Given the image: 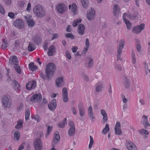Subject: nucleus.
<instances>
[{
	"mask_svg": "<svg viewBox=\"0 0 150 150\" xmlns=\"http://www.w3.org/2000/svg\"><path fill=\"white\" fill-rule=\"evenodd\" d=\"M35 49V47L34 45L31 43H30L28 48V49L29 51L31 52L33 51Z\"/></svg>",
	"mask_w": 150,
	"mask_h": 150,
	"instance_id": "ea45409f",
	"label": "nucleus"
},
{
	"mask_svg": "<svg viewBox=\"0 0 150 150\" xmlns=\"http://www.w3.org/2000/svg\"><path fill=\"white\" fill-rule=\"evenodd\" d=\"M20 136V132L17 131H16L14 134V139L16 140H19Z\"/></svg>",
	"mask_w": 150,
	"mask_h": 150,
	"instance_id": "f704fd0d",
	"label": "nucleus"
},
{
	"mask_svg": "<svg viewBox=\"0 0 150 150\" xmlns=\"http://www.w3.org/2000/svg\"><path fill=\"white\" fill-rule=\"evenodd\" d=\"M139 132L141 134L144 135V137L146 138L147 137V135L149 134V132L147 130L144 129H142L138 130Z\"/></svg>",
	"mask_w": 150,
	"mask_h": 150,
	"instance_id": "a878e982",
	"label": "nucleus"
},
{
	"mask_svg": "<svg viewBox=\"0 0 150 150\" xmlns=\"http://www.w3.org/2000/svg\"><path fill=\"white\" fill-rule=\"evenodd\" d=\"M2 105L5 108L9 107L10 105V103L9 99L6 96H4L2 101Z\"/></svg>",
	"mask_w": 150,
	"mask_h": 150,
	"instance_id": "f8f14e48",
	"label": "nucleus"
},
{
	"mask_svg": "<svg viewBox=\"0 0 150 150\" xmlns=\"http://www.w3.org/2000/svg\"><path fill=\"white\" fill-rule=\"evenodd\" d=\"M103 83L102 82L98 83L96 85V91L98 92L101 91L103 87Z\"/></svg>",
	"mask_w": 150,
	"mask_h": 150,
	"instance_id": "7c9ffc66",
	"label": "nucleus"
},
{
	"mask_svg": "<svg viewBox=\"0 0 150 150\" xmlns=\"http://www.w3.org/2000/svg\"><path fill=\"white\" fill-rule=\"evenodd\" d=\"M145 27V24L143 23L136 25L132 29V32L136 34H139L144 29Z\"/></svg>",
	"mask_w": 150,
	"mask_h": 150,
	"instance_id": "0eeeda50",
	"label": "nucleus"
},
{
	"mask_svg": "<svg viewBox=\"0 0 150 150\" xmlns=\"http://www.w3.org/2000/svg\"><path fill=\"white\" fill-rule=\"evenodd\" d=\"M13 88L14 90L17 92L21 90V86L20 84L15 81H13Z\"/></svg>",
	"mask_w": 150,
	"mask_h": 150,
	"instance_id": "393cba45",
	"label": "nucleus"
},
{
	"mask_svg": "<svg viewBox=\"0 0 150 150\" xmlns=\"http://www.w3.org/2000/svg\"><path fill=\"white\" fill-rule=\"evenodd\" d=\"M142 124L147 122H148L147 121V116H145V115H143L142 117Z\"/></svg>",
	"mask_w": 150,
	"mask_h": 150,
	"instance_id": "5fc2aeb1",
	"label": "nucleus"
},
{
	"mask_svg": "<svg viewBox=\"0 0 150 150\" xmlns=\"http://www.w3.org/2000/svg\"><path fill=\"white\" fill-rule=\"evenodd\" d=\"M57 144H55L54 141L52 142V148L50 149V150H57V148H55V146Z\"/></svg>",
	"mask_w": 150,
	"mask_h": 150,
	"instance_id": "603ef678",
	"label": "nucleus"
},
{
	"mask_svg": "<svg viewBox=\"0 0 150 150\" xmlns=\"http://www.w3.org/2000/svg\"><path fill=\"white\" fill-rule=\"evenodd\" d=\"M31 118L32 119H34L35 120H36L38 122H39L40 120V117L37 115H32L31 116Z\"/></svg>",
	"mask_w": 150,
	"mask_h": 150,
	"instance_id": "de8ad7c7",
	"label": "nucleus"
},
{
	"mask_svg": "<svg viewBox=\"0 0 150 150\" xmlns=\"http://www.w3.org/2000/svg\"><path fill=\"white\" fill-rule=\"evenodd\" d=\"M40 76L42 78L44 79H47V78H48V79L50 78L47 77V75L46 76H45L43 74H40Z\"/></svg>",
	"mask_w": 150,
	"mask_h": 150,
	"instance_id": "69168bd1",
	"label": "nucleus"
},
{
	"mask_svg": "<svg viewBox=\"0 0 150 150\" xmlns=\"http://www.w3.org/2000/svg\"><path fill=\"white\" fill-rule=\"evenodd\" d=\"M69 129L68 131V134L70 136H74L75 133V125L74 122L72 121H70L68 123Z\"/></svg>",
	"mask_w": 150,
	"mask_h": 150,
	"instance_id": "6e6552de",
	"label": "nucleus"
},
{
	"mask_svg": "<svg viewBox=\"0 0 150 150\" xmlns=\"http://www.w3.org/2000/svg\"><path fill=\"white\" fill-rule=\"evenodd\" d=\"M122 49H120L118 48L117 57V59H120V56L122 53Z\"/></svg>",
	"mask_w": 150,
	"mask_h": 150,
	"instance_id": "49530a36",
	"label": "nucleus"
},
{
	"mask_svg": "<svg viewBox=\"0 0 150 150\" xmlns=\"http://www.w3.org/2000/svg\"><path fill=\"white\" fill-rule=\"evenodd\" d=\"M71 111L73 114L76 115L77 113V112L76 108L74 107H72L71 108Z\"/></svg>",
	"mask_w": 150,
	"mask_h": 150,
	"instance_id": "6e6d98bb",
	"label": "nucleus"
},
{
	"mask_svg": "<svg viewBox=\"0 0 150 150\" xmlns=\"http://www.w3.org/2000/svg\"><path fill=\"white\" fill-rule=\"evenodd\" d=\"M23 121L21 120H19L17 123V125L16 126L15 128L18 129H19L22 127L23 126Z\"/></svg>",
	"mask_w": 150,
	"mask_h": 150,
	"instance_id": "e433bc0d",
	"label": "nucleus"
},
{
	"mask_svg": "<svg viewBox=\"0 0 150 150\" xmlns=\"http://www.w3.org/2000/svg\"><path fill=\"white\" fill-rule=\"evenodd\" d=\"M121 125L120 122H117L115 125V132L116 134L120 135L122 134L121 130L120 129Z\"/></svg>",
	"mask_w": 150,
	"mask_h": 150,
	"instance_id": "a211bd4d",
	"label": "nucleus"
},
{
	"mask_svg": "<svg viewBox=\"0 0 150 150\" xmlns=\"http://www.w3.org/2000/svg\"><path fill=\"white\" fill-rule=\"evenodd\" d=\"M29 68L30 70L33 71L34 70H36L38 69V67L33 63H30L29 65Z\"/></svg>",
	"mask_w": 150,
	"mask_h": 150,
	"instance_id": "72a5a7b5",
	"label": "nucleus"
},
{
	"mask_svg": "<svg viewBox=\"0 0 150 150\" xmlns=\"http://www.w3.org/2000/svg\"><path fill=\"white\" fill-rule=\"evenodd\" d=\"M56 100L54 99L52 100L48 105L49 108L51 110H54L56 108Z\"/></svg>",
	"mask_w": 150,
	"mask_h": 150,
	"instance_id": "aec40b11",
	"label": "nucleus"
},
{
	"mask_svg": "<svg viewBox=\"0 0 150 150\" xmlns=\"http://www.w3.org/2000/svg\"><path fill=\"white\" fill-rule=\"evenodd\" d=\"M81 19L80 18H78L76 20H74L73 21L72 23V25L74 27L76 26L78 24L81 23Z\"/></svg>",
	"mask_w": 150,
	"mask_h": 150,
	"instance_id": "58836bf2",
	"label": "nucleus"
},
{
	"mask_svg": "<svg viewBox=\"0 0 150 150\" xmlns=\"http://www.w3.org/2000/svg\"><path fill=\"white\" fill-rule=\"evenodd\" d=\"M93 59H90L88 63V65L89 67H91L93 66Z\"/></svg>",
	"mask_w": 150,
	"mask_h": 150,
	"instance_id": "4d7b16f0",
	"label": "nucleus"
},
{
	"mask_svg": "<svg viewBox=\"0 0 150 150\" xmlns=\"http://www.w3.org/2000/svg\"><path fill=\"white\" fill-rule=\"evenodd\" d=\"M126 146L128 150H137L135 145L130 140H128L126 142Z\"/></svg>",
	"mask_w": 150,
	"mask_h": 150,
	"instance_id": "9b49d317",
	"label": "nucleus"
},
{
	"mask_svg": "<svg viewBox=\"0 0 150 150\" xmlns=\"http://www.w3.org/2000/svg\"><path fill=\"white\" fill-rule=\"evenodd\" d=\"M125 15H126L125 14L123 16V21L126 25L127 29L128 30H130L132 26V23L129 20L125 18Z\"/></svg>",
	"mask_w": 150,
	"mask_h": 150,
	"instance_id": "5701e85b",
	"label": "nucleus"
},
{
	"mask_svg": "<svg viewBox=\"0 0 150 150\" xmlns=\"http://www.w3.org/2000/svg\"><path fill=\"white\" fill-rule=\"evenodd\" d=\"M58 93H52L50 95V96L52 98H54L56 97L57 95H58Z\"/></svg>",
	"mask_w": 150,
	"mask_h": 150,
	"instance_id": "338daca9",
	"label": "nucleus"
},
{
	"mask_svg": "<svg viewBox=\"0 0 150 150\" xmlns=\"http://www.w3.org/2000/svg\"><path fill=\"white\" fill-rule=\"evenodd\" d=\"M65 78L64 76H61L57 79L56 81V85L58 87H62L65 84Z\"/></svg>",
	"mask_w": 150,
	"mask_h": 150,
	"instance_id": "9d476101",
	"label": "nucleus"
},
{
	"mask_svg": "<svg viewBox=\"0 0 150 150\" xmlns=\"http://www.w3.org/2000/svg\"><path fill=\"white\" fill-rule=\"evenodd\" d=\"M55 52V48L54 46L53 45H51L49 48L47 52L48 55L50 56H52Z\"/></svg>",
	"mask_w": 150,
	"mask_h": 150,
	"instance_id": "cd10ccee",
	"label": "nucleus"
},
{
	"mask_svg": "<svg viewBox=\"0 0 150 150\" xmlns=\"http://www.w3.org/2000/svg\"><path fill=\"white\" fill-rule=\"evenodd\" d=\"M90 142L88 145V148L89 149H91L93 145L94 144V140L93 137L91 136H89Z\"/></svg>",
	"mask_w": 150,
	"mask_h": 150,
	"instance_id": "c9c22d12",
	"label": "nucleus"
},
{
	"mask_svg": "<svg viewBox=\"0 0 150 150\" xmlns=\"http://www.w3.org/2000/svg\"><path fill=\"white\" fill-rule=\"evenodd\" d=\"M120 11V8L117 4H115L112 7V12L113 14L116 16L118 14Z\"/></svg>",
	"mask_w": 150,
	"mask_h": 150,
	"instance_id": "412c9836",
	"label": "nucleus"
},
{
	"mask_svg": "<svg viewBox=\"0 0 150 150\" xmlns=\"http://www.w3.org/2000/svg\"><path fill=\"white\" fill-rule=\"evenodd\" d=\"M125 14L126 15H125L124 16L125 18V19H127V18L128 19H130L131 18V15L130 13H124L123 14V16H122V18L123 19V16L124 14Z\"/></svg>",
	"mask_w": 150,
	"mask_h": 150,
	"instance_id": "09e8293b",
	"label": "nucleus"
},
{
	"mask_svg": "<svg viewBox=\"0 0 150 150\" xmlns=\"http://www.w3.org/2000/svg\"><path fill=\"white\" fill-rule=\"evenodd\" d=\"M60 140V137L59 133L57 132H56L54 133V139L52 142L54 141L55 144H57L58 141Z\"/></svg>",
	"mask_w": 150,
	"mask_h": 150,
	"instance_id": "c85d7f7f",
	"label": "nucleus"
},
{
	"mask_svg": "<svg viewBox=\"0 0 150 150\" xmlns=\"http://www.w3.org/2000/svg\"><path fill=\"white\" fill-rule=\"evenodd\" d=\"M125 44V41L124 40H121L119 42V46L118 48L122 49Z\"/></svg>",
	"mask_w": 150,
	"mask_h": 150,
	"instance_id": "a19ab883",
	"label": "nucleus"
},
{
	"mask_svg": "<svg viewBox=\"0 0 150 150\" xmlns=\"http://www.w3.org/2000/svg\"><path fill=\"white\" fill-rule=\"evenodd\" d=\"M30 111L29 109H27L26 111L25 116V119L26 120H28L29 119L30 115Z\"/></svg>",
	"mask_w": 150,
	"mask_h": 150,
	"instance_id": "37998d69",
	"label": "nucleus"
},
{
	"mask_svg": "<svg viewBox=\"0 0 150 150\" xmlns=\"http://www.w3.org/2000/svg\"><path fill=\"white\" fill-rule=\"evenodd\" d=\"M136 47L137 51L138 52H141L142 48L140 44L139 43L137 44L136 45Z\"/></svg>",
	"mask_w": 150,
	"mask_h": 150,
	"instance_id": "864d4df0",
	"label": "nucleus"
},
{
	"mask_svg": "<svg viewBox=\"0 0 150 150\" xmlns=\"http://www.w3.org/2000/svg\"><path fill=\"white\" fill-rule=\"evenodd\" d=\"M52 126H49L48 127L47 129V132L46 137H47L48 135L50 133L52 129Z\"/></svg>",
	"mask_w": 150,
	"mask_h": 150,
	"instance_id": "a18cd8bd",
	"label": "nucleus"
},
{
	"mask_svg": "<svg viewBox=\"0 0 150 150\" xmlns=\"http://www.w3.org/2000/svg\"><path fill=\"white\" fill-rule=\"evenodd\" d=\"M42 98V95L40 93L33 94L29 96L27 98V100H29L32 103H39Z\"/></svg>",
	"mask_w": 150,
	"mask_h": 150,
	"instance_id": "f257e3e1",
	"label": "nucleus"
},
{
	"mask_svg": "<svg viewBox=\"0 0 150 150\" xmlns=\"http://www.w3.org/2000/svg\"><path fill=\"white\" fill-rule=\"evenodd\" d=\"M88 112L90 117L92 119V120L94 119V117L93 112L92 108L91 106H89L88 108Z\"/></svg>",
	"mask_w": 150,
	"mask_h": 150,
	"instance_id": "2f4dec72",
	"label": "nucleus"
},
{
	"mask_svg": "<svg viewBox=\"0 0 150 150\" xmlns=\"http://www.w3.org/2000/svg\"><path fill=\"white\" fill-rule=\"evenodd\" d=\"M90 46V43L89 39L86 38L85 40V46L84 48L83 52H85L88 49Z\"/></svg>",
	"mask_w": 150,
	"mask_h": 150,
	"instance_id": "c756f323",
	"label": "nucleus"
},
{
	"mask_svg": "<svg viewBox=\"0 0 150 150\" xmlns=\"http://www.w3.org/2000/svg\"><path fill=\"white\" fill-rule=\"evenodd\" d=\"M26 20L27 23L29 27H33L35 25V22L31 17L29 15L24 16Z\"/></svg>",
	"mask_w": 150,
	"mask_h": 150,
	"instance_id": "2eb2a0df",
	"label": "nucleus"
},
{
	"mask_svg": "<svg viewBox=\"0 0 150 150\" xmlns=\"http://www.w3.org/2000/svg\"><path fill=\"white\" fill-rule=\"evenodd\" d=\"M65 37L66 38H70L71 39H73L74 38V35L70 33H68L66 34Z\"/></svg>",
	"mask_w": 150,
	"mask_h": 150,
	"instance_id": "8fccbe9b",
	"label": "nucleus"
},
{
	"mask_svg": "<svg viewBox=\"0 0 150 150\" xmlns=\"http://www.w3.org/2000/svg\"><path fill=\"white\" fill-rule=\"evenodd\" d=\"M95 10L93 8L88 9L86 13V17L88 20L89 21L93 20L95 17Z\"/></svg>",
	"mask_w": 150,
	"mask_h": 150,
	"instance_id": "39448f33",
	"label": "nucleus"
},
{
	"mask_svg": "<svg viewBox=\"0 0 150 150\" xmlns=\"http://www.w3.org/2000/svg\"><path fill=\"white\" fill-rule=\"evenodd\" d=\"M66 120L67 119L66 118H64L62 122H60L59 123V127L62 128L64 127L66 123Z\"/></svg>",
	"mask_w": 150,
	"mask_h": 150,
	"instance_id": "79ce46f5",
	"label": "nucleus"
},
{
	"mask_svg": "<svg viewBox=\"0 0 150 150\" xmlns=\"http://www.w3.org/2000/svg\"><path fill=\"white\" fill-rule=\"evenodd\" d=\"M66 57L69 59H71V56L70 53L68 51H66L65 53Z\"/></svg>",
	"mask_w": 150,
	"mask_h": 150,
	"instance_id": "3c124183",
	"label": "nucleus"
},
{
	"mask_svg": "<svg viewBox=\"0 0 150 150\" xmlns=\"http://www.w3.org/2000/svg\"><path fill=\"white\" fill-rule=\"evenodd\" d=\"M69 8L71 10L73 15H76L78 14V12L77 6L75 4L73 3L69 5Z\"/></svg>",
	"mask_w": 150,
	"mask_h": 150,
	"instance_id": "ddd939ff",
	"label": "nucleus"
},
{
	"mask_svg": "<svg viewBox=\"0 0 150 150\" xmlns=\"http://www.w3.org/2000/svg\"><path fill=\"white\" fill-rule=\"evenodd\" d=\"M56 8L58 13L62 14L67 11V7L64 4L60 3L57 5Z\"/></svg>",
	"mask_w": 150,
	"mask_h": 150,
	"instance_id": "423d86ee",
	"label": "nucleus"
},
{
	"mask_svg": "<svg viewBox=\"0 0 150 150\" xmlns=\"http://www.w3.org/2000/svg\"><path fill=\"white\" fill-rule=\"evenodd\" d=\"M78 48L77 46H73L71 50L72 52L75 53L76 52L78 49Z\"/></svg>",
	"mask_w": 150,
	"mask_h": 150,
	"instance_id": "13d9d810",
	"label": "nucleus"
},
{
	"mask_svg": "<svg viewBox=\"0 0 150 150\" xmlns=\"http://www.w3.org/2000/svg\"><path fill=\"white\" fill-rule=\"evenodd\" d=\"M109 130V125L107 124L105 125V128L103 129L102 131V133L103 134H106Z\"/></svg>",
	"mask_w": 150,
	"mask_h": 150,
	"instance_id": "4c0bfd02",
	"label": "nucleus"
},
{
	"mask_svg": "<svg viewBox=\"0 0 150 150\" xmlns=\"http://www.w3.org/2000/svg\"><path fill=\"white\" fill-rule=\"evenodd\" d=\"M85 28V26L83 25L80 24L79 25L78 27L77 30L78 33L80 35H83L84 33Z\"/></svg>",
	"mask_w": 150,
	"mask_h": 150,
	"instance_id": "4be33fe9",
	"label": "nucleus"
},
{
	"mask_svg": "<svg viewBox=\"0 0 150 150\" xmlns=\"http://www.w3.org/2000/svg\"><path fill=\"white\" fill-rule=\"evenodd\" d=\"M33 144L35 150H41L42 148V142L41 139L39 138L35 139Z\"/></svg>",
	"mask_w": 150,
	"mask_h": 150,
	"instance_id": "1a4fd4ad",
	"label": "nucleus"
},
{
	"mask_svg": "<svg viewBox=\"0 0 150 150\" xmlns=\"http://www.w3.org/2000/svg\"><path fill=\"white\" fill-rule=\"evenodd\" d=\"M100 113L103 117V121L104 122L107 121L108 120V117L106 111L103 109L100 110Z\"/></svg>",
	"mask_w": 150,
	"mask_h": 150,
	"instance_id": "b1692460",
	"label": "nucleus"
},
{
	"mask_svg": "<svg viewBox=\"0 0 150 150\" xmlns=\"http://www.w3.org/2000/svg\"><path fill=\"white\" fill-rule=\"evenodd\" d=\"M0 12L2 14H4L5 13L4 9L1 5H0Z\"/></svg>",
	"mask_w": 150,
	"mask_h": 150,
	"instance_id": "e2e57ef3",
	"label": "nucleus"
},
{
	"mask_svg": "<svg viewBox=\"0 0 150 150\" xmlns=\"http://www.w3.org/2000/svg\"><path fill=\"white\" fill-rule=\"evenodd\" d=\"M62 92L63 101L65 102H67L69 99L68 97V94L67 88H64L62 89Z\"/></svg>",
	"mask_w": 150,
	"mask_h": 150,
	"instance_id": "f3484780",
	"label": "nucleus"
},
{
	"mask_svg": "<svg viewBox=\"0 0 150 150\" xmlns=\"http://www.w3.org/2000/svg\"><path fill=\"white\" fill-rule=\"evenodd\" d=\"M71 26L69 25H68L67 28V30L68 32H70L71 30Z\"/></svg>",
	"mask_w": 150,
	"mask_h": 150,
	"instance_id": "774afa93",
	"label": "nucleus"
},
{
	"mask_svg": "<svg viewBox=\"0 0 150 150\" xmlns=\"http://www.w3.org/2000/svg\"><path fill=\"white\" fill-rule=\"evenodd\" d=\"M55 69L54 65L52 63L48 64L46 68L45 73L47 76L50 78L54 74Z\"/></svg>",
	"mask_w": 150,
	"mask_h": 150,
	"instance_id": "7ed1b4c3",
	"label": "nucleus"
},
{
	"mask_svg": "<svg viewBox=\"0 0 150 150\" xmlns=\"http://www.w3.org/2000/svg\"><path fill=\"white\" fill-rule=\"evenodd\" d=\"M122 98L123 102L124 103H127L129 100L128 98L126 97L124 95L122 96Z\"/></svg>",
	"mask_w": 150,
	"mask_h": 150,
	"instance_id": "c03bdc74",
	"label": "nucleus"
},
{
	"mask_svg": "<svg viewBox=\"0 0 150 150\" xmlns=\"http://www.w3.org/2000/svg\"><path fill=\"white\" fill-rule=\"evenodd\" d=\"M8 16L10 18H13L14 17V14L13 13L10 12L8 13Z\"/></svg>",
	"mask_w": 150,
	"mask_h": 150,
	"instance_id": "680f3d73",
	"label": "nucleus"
},
{
	"mask_svg": "<svg viewBox=\"0 0 150 150\" xmlns=\"http://www.w3.org/2000/svg\"><path fill=\"white\" fill-rule=\"evenodd\" d=\"M58 35L57 34H54L52 37V40H53L57 38L58 37Z\"/></svg>",
	"mask_w": 150,
	"mask_h": 150,
	"instance_id": "0e129e2a",
	"label": "nucleus"
},
{
	"mask_svg": "<svg viewBox=\"0 0 150 150\" xmlns=\"http://www.w3.org/2000/svg\"><path fill=\"white\" fill-rule=\"evenodd\" d=\"M81 2L83 7L85 9L87 8L89 5V0H81Z\"/></svg>",
	"mask_w": 150,
	"mask_h": 150,
	"instance_id": "473e14b6",
	"label": "nucleus"
},
{
	"mask_svg": "<svg viewBox=\"0 0 150 150\" xmlns=\"http://www.w3.org/2000/svg\"><path fill=\"white\" fill-rule=\"evenodd\" d=\"M33 11L34 13L38 17H42L45 15V12L40 5L35 6L33 8Z\"/></svg>",
	"mask_w": 150,
	"mask_h": 150,
	"instance_id": "f03ea898",
	"label": "nucleus"
},
{
	"mask_svg": "<svg viewBox=\"0 0 150 150\" xmlns=\"http://www.w3.org/2000/svg\"><path fill=\"white\" fill-rule=\"evenodd\" d=\"M136 61L135 52L134 50H132L131 52V62L132 64H134L136 62Z\"/></svg>",
	"mask_w": 150,
	"mask_h": 150,
	"instance_id": "bb28decb",
	"label": "nucleus"
},
{
	"mask_svg": "<svg viewBox=\"0 0 150 150\" xmlns=\"http://www.w3.org/2000/svg\"><path fill=\"white\" fill-rule=\"evenodd\" d=\"M27 10L28 11H30L31 10V5L30 3H28L27 5L26 8Z\"/></svg>",
	"mask_w": 150,
	"mask_h": 150,
	"instance_id": "bf43d9fd",
	"label": "nucleus"
},
{
	"mask_svg": "<svg viewBox=\"0 0 150 150\" xmlns=\"http://www.w3.org/2000/svg\"><path fill=\"white\" fill-rule=\"evenodd\" d=\"M14 26L19 28H22L24 26V23L22 20L17 19L13 22Z\"/></svg>",
	"mask_w": 150,
	"mask_h": 150,
	"instance_id": "4468645a",
	"label": "nucleus"
},
{
	"mask_svg": "<svg viewBox=\"0 0 150 150\" xmlns=\"http://www.w3.org/2000/svg\"><path fill=\"white\" fill-rule=\"evenodd\" d=\"M78 109L80 116H84L85 113V110L81 103H79L78 104Z\"/></svg>",
	"mask_w": 150,
	"mask_h": 150,
	"instance_id": "6ab92c4d",
	"label": "nucleus"
},
{
	"mask_svg": "<svg viewBox=\"0 0 150 150\" xmlns=\"http://www.w3.org/2000/svg\"><path fill=\"white\" fill-rule=\"evenodd\" d=\"M143 124L144 125V127L146 129L148 127H149L150 126V124L148 122L144 123H143Z\"/></svg>",
	"mask_w": 150,
	"mask_h": 150,
	"instance_id": "052dcab7",
	"label": "nucleus"
},
{
	"mask_svg": "<svg viewBox=\"0 0 150 150\" xmlns=\"http://www.w3.org/2000/svg\"><path fill=\"white\" fill-rule=\"evenodd\" d=\"M36 83L35 81H30L26 84V88L29 90H31L34 89L36 87Z\"/></svg>",
	"mask_w": 150,
	"mask_h": 150,
	"instance_id": "dca6fc26",
	"label": "nucleus"
},
{
	"mask_svg": "<svg viewBox=\"0 0 150 150\" xmlns=\"http://www.w3.org/2000/svg\"><path fill=\"white\" fill-rule=\"evenodd\" d=\"M9 62L11 64H13L15 65L14 68L16 72L18 74L21 73V70L19 66L18 65V60L16 56H13L10 57L9 59Z\"/></svg>",
	"mask_w": 150,
	"mask_h": 150,
	"instance_id": "20e7f679",
	"label": "nucleus"
}]
</instances>
